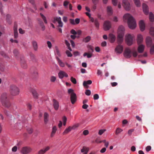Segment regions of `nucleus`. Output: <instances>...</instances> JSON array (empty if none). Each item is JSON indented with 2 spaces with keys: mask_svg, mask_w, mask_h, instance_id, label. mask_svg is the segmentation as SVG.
Segmentation results:
<instances>
[{
  "mask_svg": "<svg viewBox=\"0 0 154 154\" xmlns=\"http://www.w3.org/2000/svg\"><path fill=\"white\" fill-rule=\"evenodd\" d=\"M124 19L128 20V23L129 27L131 29H133L136 26L135 20L130 14H126L123 17Z\"/></svg>",
  "mask_w": 154,
  "mask_h": 154,
  "instance_id": "obj_1",
  "label": "nucleus"
},
{
  "mask_svg": "<svg viewBox=\"0 0 154 154\" xmlns=\"http://www.w3.org/2000/svg\"><path fill=\"white\" fill-rule=\"evenodd\" d=\"M1 101L3 106L5 107L8 108L11 106V103L6 93H4L2 95Z\"/></svg>",
  "mask_w": 154,
  "mask_h": 154,
  "instance_id": "obj_2",
  "label": "nucleus"
},
{
  "mask_svg": "<svg viewBox=\"0 0 154 154\" xmlns=\"http://www.w3.org/2000/svg\"><path fill=\"white\" fill-rule=\"evenodd\" d=\"M10 91L12 95L16 96L19 94L20 90L16 86L12 85L10 87Z\"/></svg>",
  "mask_w": 154,
  "mask_h": 154,
  "instance_id": "obj_3",
  "label": "nucleus"
},
{
  "mask_svg": "<svg viewBox=\"0 0 154 154\" xmlns=\"http://www.w3.org/2000/svg\"><path fill=\"white\" fill-rule=\"evenodd\" d=\"M68 93L70 95V100L72 104H74L76 100V95L73 91V90L69 89L68 90Z\"/></svg>",
  "mask_w": 154,
  "mask_h": 154,
  "instance_id": "obj_4",
  "label": "nucleus"
},
{
  "mask_svg": "<svg viewBox=\"0 0 154 154\" xmlns=\"http://www.w3.org/2000/svg\"><path fill=\"white\" fill-rule=\"evenodd\" d=\"M134 36L128 34L125 36V41L127 45L130 46L133 44Z\"/></svg>",
  "mask_w": 154,
  "mask_h": 154,
  "instance_id": "obj_5",
  "label": "nucleus"
},
{
  "mask_svg": "<svg viewBox=\"0 0 154 154\" xmlns=\"http://www.w3.org/2000/svg\"><path fill=\"white\" fill-rule=\"evenodd\" d=\"M54 23H55L56 22H57L58 23V26L59 27H63V24L62 22L61 18L60 17H55L54 18V20H53Z\"/></svg>",
  "mask_w": 154,
  "mask_h": 154,
  "instance_id": "obj_6",
  "label": "nucleus"
},
{
  "mask_svg": "<svg viewBox=\"0 0 154 154\" xmlns=\"http://www.w3.org/2000/svg\"><path fill=\"white\" fill-rule=\"evenodd\" d=\"M132 52L131 50L129 48H126L125 49L124 53V55L126 58H130L131 57Z\"/></svg>",
  "mask_w": 154,
  "mask_h": 154,
  "instance_id": "obj_7",
  "label": "nucleus"
},
{
  "mask_svg": "<svg viewBox=\"0 0 154 154\" xmlns=\"http://www.w3.org/2000/svg\"><path fill=\"white\" fill-rule=\"evenodd\" d=\"M32 151V149L29 147H23L20 151V152L22 154H28L30 153Z\"/></svg>",
  "mask_w": 154,
  "mask_h": 154,
  "instance_id": "obj_8",
  "label": "nucleus"
},
{
  "mask_svg": "<svg viewBox=\"0 0 154 154\" xmlns=\"http://www.w3.org/2000/svg\"><path fill=\"white\" fill-rule=\"evenodd\" d=\"M123 5L126 10H129L130 9V5L128 0H123Z\"/></svg>",
  "mask_w": 154,
  "mask_h": 154,
  "instance_id": "obj_9",
  "label": "nucleus"
},
{
  "mask_svg": "<svg viewBox=\"0 0 154 154\" xmlns=\"http://www.w3.org/2000/svg\"><path fill=\"white\" fill-rule=\"evenodd\" d=\"M111 27V23L110 22L106 21L104 23L103 25L104 29L105 30H109Z\"/></svg>",
  "mask_w": 154,
  "mask_h": 154,
  "instance_id": "obj_10",
  "label": "nucleus"
},
{
  "mask_svg": "<svg viewBox=\"0 0 154 154\" xmlns=\"http://www.w3.org/2000/svg\"><path fill=\"white\" fill-rule=\"evenodd\" d=\"M123 48L122 46L118 45L115 49V52L117 54H121L123 51Z\"/></svg>",
  "mask_w": 154,
  "mask_h": 154,
  "instance_id": "obj_11",
  "label": "nucleus"
},
{
  "mask_svg": "<svg viewBox=\"0 0 154 154\" xmlns=\"http://www.w3.org/2000/svg\"><path fill=\"white\" fill-rule=\"evenodd\" d=\"M58 76L60 79H62L64 77H67L68 76V74L64 71H60L59 72Z\"/></svg>",
  "mask_w": 154,
  "mask_h": 154,
  "instance_id": "obj_12",
  "label": "nucleus"
},
{
  "mask_svg": "<svg viewBox=\"0 0 154 154\" xmlns=\"http://www.w3.org/2000/svg\"><path fill=\"white\" fill-rule=\"evenodd\" d=\"M124 27L121 26L119 27L118 29V35H124Z\"/></svg>",
  "mask_w": 154,
  "mask_h": 154,
  "instance_id": "obj_13",
  "label": "nucleus"
},
{
  "mask_svg": "<svg viewBox=\"0 0 154 154\" xmlns=\"http://www.w3.org/2000/svg\"><path fill=\"white\" fill-rule=\"evenodd\" d=\"M17 26L16 22H15L14 26V35L15 38H17L18 37V32H17Z\"/></svg>",
  "mask_w": 154,
  "mask_h": 154,
  "instance_id": "obj_14",
  "label": "nucleus"
},
{
  "mask_svg": "<svg viewBox=\"0 0 154 154\" xmlns=\"http://www.w3.org/2000/svg\"><path fill=\"white\" fill-rule=\"evenodd\" d=\"M143 11L146 15H148L149 13V8L148 6L145 4H143Z\"/></svg>",
  "mask_w": 154,
  "mask_h": 154,
  "instance_id": "obj_15",
  "label": "nucleus"
},
{
  "mask_svg": "<svg viewBox=\"0 0 154 154\" xmlns=\"http://www.w3.org/2000/svg\"><path fill=\"white\" fill-rule=\"evenodd\" d=\"M50 149V147L49 146H47L45 148L41 149L38 152V154H44L48 150Z\"/></svg>",
  "mask_w": 154,
  "mask_h": 154,
  "instance_id": "obj_16",
  "label": "nucleus"
},
{
  "mask_svg": "<svg viewBox=\"0 0 154 154\" xmlns=\"http://www.w3.org/2000/svg\"><path fill=\"white\" fill-rule=\"evenodd\" d=\"M139 26L140 30L142 31H143L145 29V24L143 20H141L139 23Z\"/></svg>",
  "mask_w": 154,
  "mask_h": 154,
  "instance_id": "obj_17",
  "label": "nucleus"
},
{
  "mask_svg": "<svg viewBox=\"0 0 154 154\" xmlns=\"http://www.w3.org/2000/svg\"><path fill=\"white\" fill-rule=\"evenodd\" d=\"M32 45L34 50L35 51H37L38 48L37 42L35 40L32 41Z\"/></svg>",
  "mask_w": 154,
  "mask_h": 154,
  "instance_id": "obj_18",
  "label": "nucleus"
},
{
  "mask_svg": "<svg viewBox=\"0 0 154 154\" xmlns=\"http://www.w3.org/2000/svg\"><path fill=\"white\" fill-rule=\"evenodd\" d=\"M107 11L108 14L110 16L113 13V10L112 7L110 6H108L107 7Z\"/></svg>",
  "mask_w": 154,
  "mask_h": 154,
  "instance_id": "obj_19",
  "label": "nucleus"
},
{
  "mask_svg": "<svg viewBox=\"0 0 154 154\" xmlns=\"http://www.w3.org/2000/svg\"><path fill=\"white\" fill-rule=\"evenodd\" d=\"M53 103L54 107L56 110H57L59 108V103L55 99L53 100Z\"/></svg>",
  "mask_w": 154,
  "mask_h": 154,
  "instance_id": "obj_20",
  "label": "nucleus"
},
{
  "mask_svg": "<svg viewBox=\"0 0 154 154\" xmlns=\"http://www.w3.org/2000/svg\"><path fill=\"white\" fill-rule=\"evenodd\" d=\"M109 39L111 43H113L116 39V37L113 34H110L109 35Z\"/></svg>",
  "mask_w": 154,
  "mask_h": 154,
  "instance_id": "obj_21",
  "label": "nucleus"
},
{
  "mask_svg": "<svg viewBox=\"0 0 154 154\" xmlns=\"http://www.w3.org/2000/svg\"><path fill=\"white\" fill-rule=\"evenodd\" d=\"M96 142L97 143H103L104 144H109V142L106 141V140H100L98 139H97L96 140Z\"/></svg>",
  "mask_w": 154,
  "mask_h": 154,
  "instance_id": "obj_22",
  "label": "nucleus"
},
{
  "mask_svg": "<svg viewBox=\"0 0 154 154\" xmlns=\"http://www.w3.org/2000/svg\"><path fill=\"white\" fill-rule=\"evenodd\" d=\"M142 36L140 34H138L137 36V42L138 44H141L143 41Z\"/></svg>",
  "mask_w": 154,
  "mask_h": 154,
  "instance_id": "obj_23",
  "label": "nucleus"
},
{
  "mask_svg": "<svg viewBox=\"0 0 154 154\" xmlns=\"http://www.w3.org/2000/svg\"><path fill=\"white\" fill-rule=\"evenodd\" d=\"M144 46L143 45H139L138 48V51L139 53H142L144 51Z\"/></svg>",
  "mask_w": 154,
  "mask_h": 154,
  "instance_id": "obj_24",
  "label": "nucleus"
},
{
  "mask_svg": "<svg viewBox=\"0 0 154 154\" xmlns=\"http://www.w3.org/2000/svg\"><path fill=\"white\" fill-rule=\"evenodd\" d=\"M56 59L60 66L64 67L65 66V64L57 57H56Z\"/></svg>",
  "mask_w": 154,
  "mask_h": 154,
  "instance_id": "obj_25",
  "label": "nucleus"
},
{
  "mask_svg": "<svg viewBox=\"0 0 154 154\" xmlns=\"http://www.w3.org/2000/svg\"><path fill=\"white\" fill-rule=\"evenodd\" d=\"M92 83V82L91 80H88L87 81H85L83 82V85L84 87H85L86 88H88V86L87 85H91Z\"/></svg>",
  "mask_w": 154,
  "mask_h": 154,
  "instance_id": "obj_26",
  "label": "nucleus"
},
{
  "mask_svg": "<svg viewBox=\"0 0 154 154\" xmlns=\"http://www.w3.org/2000/svg\"><path fill=\"white\" fill-rule=\"evenodd\" d=\"M48 114L46 112H45L44 114V122L45 124L47 123L48 121Z\"/></svg>",
  "mask_w": 154,
  "mask_h": 154,
  "instance_id": "obj_27",
  "label": "nucleus"
},
{
  "mask_svg": "<svg viewBox=\"0 0 154 154\" xmlns=\"http://www.w3.org/2000/svg\"><path fill=\"white\" fill-rule=\"evenodd\" d=\"M89 148L88 147H84L81 150L82 152H83V154H87Z\"/></svg>",
  "mask_w": 154,
  "mask_h": 154,
  "instance_id": "obj_28",
  "label": "nucleus"
},
{
  "mask_svg": "<svg viewBox=\"0 0 154 154\" xmlns=\"http://www.w3.org/2000/svg\"><path fill=\"white\" fill-rule=\"evenodd\" d=\"M146 42L147 45H151L153 44L152 43V40L151 38L149 37H148L146 39Z\"/></svg>",
  "mask_w": 154,
  "mask_h": 154,
  "instance_id": "obj_29",
  "label": "nucleus"
},
{
  "mask_svg": "<svg viewBox=\"0 0 154 154\" xmlns=\"http://www.w3.org/2000/svg\"><path fill=\"white\" fill-rule=\"evenodd\" d=\"M99 0H92V2L94 4L92 7V9L94 10H95L97 8V4L98 3Z\"/></svg>",
  "mask_w": 154,
  "mask_h": 154,
  "instance_id": "obj_30",
  "label": "nucleus"
},
{
  "mask_svg": "<svg viewBox=\"0 0 154 154\" xmlns=\"http://www.w3.org/2000/svg\"><path fill=\"white\" fill-rule=\"evenodd\" d=\"M124 35H118L117 40L119 44L121 43L123 41Z\"/></svg>",
  "mask_w": 154,
  "mask_h": 154,
  "instance_id": "obj_31",
  "label": "nucleus"
},
{
  "mask_svg": "<svg viewBox=\"0 0 154 154\" xmlns=\"http://www.w3.org/2000/svg\"><path fill=\"white\" fill-rule=\"evenodd\" d=\"M57 127L56 126H54L52 129V131L51 135V136L52 137L54 136L57 131Z\"/></svg>",
  "mask_w": 154,
  "mask_h": 154,
  "instance_id": "obj_32",
  "label": "nucleus"
},
{
  "mask_svg": "<svg viewBox=\"0 0 154 154\" xmlns=\"http://www.w3.org/2000/svg\"><path fill=\"white\" fill-rule=\"evenodd\" d=\"M91 37L90 36H88L85 38H84L83 39V42H85L87 43L88 42L91 40Z\"/></svg>",
  "mask_w": 154,
  "mask_h": 154,
  "instance_id": "obj_33",
  "label": "nucleus"
},
{
  "mask_svg": "<svg viewBox=\"0 0 154 154\" xmlns=\"http://www.w3.org/2000/svg\"><path fill=\"white\" fill-rule=\"evenodd\" d=\"M21 65L23 68H26L27 67V65L25 61L23 60H21Z\"/></svg>",
  "mask_w": 154,
  "mask_h": 154,
  "instance_id": "obj_34",
  "label": "nucleus"
},
{
  "mask_svg": "<svg viewBox=\"0 0 154 154\" xmlns=\"http://www.w3.org/2000/svg\"><path fill=\"white\" fill-rule=\"evenodd\" d=\"M149 19L151 22L153 21L154 20V16L152 12H150L149 14Z\"/></svg>",
  "mask_w": 154,
  "mask_h": 154,
  "instance_id": "obj_35",
  "label": "nucleus"
},
{
  "mask_svg": "<svg viewBox=\"0 0 154 154\" xmlns=\"http://www.w3.org/2000/svg\"><path fill=\"white\" fill-rule=\"evenodd\" d=\"M72 129L71 128V127L69 126L68 128H66L63 132L64 134H67L69 131H70Z\"/></svg>",
  "mask_w": 154,
  "mask_h": 154,
  "instance_id": "obj_36",
  "label": "nucleus"
},
{
  "mask_svg": "<svg viewBox=\"0 0 154 154\" xmlns=\"http://www.w3.org/2000/svg\"><path fill=\"white\" fill-rule=\"evenodd\" d=\"M40 15L41 16L43 20L44 23L45 24H47V21L46 19V17L45 16L42 14V13H40Z\"/></svg>",
  "mask_w": 154,
  "mask_h": 154,
  "instance_id": "obj_37",
  "label": "nucleus"
},
{
  "mask_svg": "<svg viewBox=\"0 0 154 154\" xmlns=\"http://www.w3.org/2000/svg\"><path fill=\"white\" fill-rule=\"evenodd\" d=\"M135 5L137 7H139L140 6V0H134Z\"/></svg>",
  "mask_w": 154,
  "mask_h": 154,
  "instance_id": "obj_38",
  "label": "nucleus"
},
{
  "mask_svg": "<svg viewBox=\"0 0 154 154\" xmlns=\"http://www.w3.org/2000/svg\"><path fill=\"white\" fill-rule=\"evenodd\" d=\"M151 47L150 49V53L153 54L154 53V44L150 45Z\"/></svg>",
  "mask_w": 154,
  "mask_h": 154,
  "instance_id": "obj_39",
  "label": "nucleus"
},
{
  "mask_svg": "<svg viewBox=\"0 0 154 154\" xmlns=\"http://www.w3.org/2000/svg\"><path fill=\"white\" fill-rule=\"evenodd\" d=\"M94 23L95 27L97 28L98 29L99 27V23L97 20V19H95Z\"/></svg>",
  "mask_w": 154,
  "mask_h": 154,
  "instance_id": "obj_40",
  "label": "nucleus"
},
{
  "mask_svg": "<svg viewBox=\"0 0 154 154\" xmlns=\"http://www.w3.org/2000/svg\"><path fill=\"white\" fill-rule=\"evenodd\" d=\"M86 56H87V57L88 58H91V57L92 56V54L91 53L90 54H88L87 53H85L83 54V56L84 57H85Z\"/></svg>",
  "mask_w": 154,
  "mask_h": 154,
  "instance_id": "obj_41",
  "label": "nucleus"
},
{
  "mask_svg": "<svg viewBox=\"0 0 154 154\" xmlns=\"http://www.w3.org/2000/svg\"><path fill=\"white\" fill-rule=\"evenodd\" d=\"M149 32L151 35L154 36V27H151L150 28Z\"/></svg>",
  "mask_w": 154,
  "mask_h": 154,
  "instance_id": "obj_42",
  "label": "nucleus"
},
{
  "mask_svg": "<svg viewBox=\"0 0 154 154\" xmlns=\"http://www.w3.org/2000/svg\"><path fill=\"white\" fill-rule=\"evenodd\" d=\"M89 52L92 53L94 51L93 47L91 45H89L88 46Z\"/></svg>",
  "mask_w": 154,
  "mask_h": 154,
  "instance_id": "obj_43",
  "label": "nucleus"
},
{
  "mask_svg": "<svg viewBox=\"0 0 154 154\" xmlns=\"http://www.w3.org/2000/svg\"><path fill=\"white\" fill-rule=\"evenodd\" d=\"M32 93L35 98H37L38 97V94L36 91L35 90H33L32 91Z\"/></svg>",
  "mask_w": 154,
  "mask_h": 154,
  "instance_id": "obj_44",
  "label": "nucleus"
},
{
  "mask_svg": "<svg viewBox=\"0 0 154 154\" xmlns=\"http://www.w3.org/2000/svg\"><path fill=\"white\" fill-rule=\"evenodd\" d=\"M56 49V54L58 55L60 57L61 56V54L60 53L58 48L57 47H55Z\"/></svg>",
  "mask_w": 154,
  "mask_h": 154,
  "instance_id": "obj_45",
  "label": "nucleus"
},
{
  "mask_svg": "<svg viewBox=\"0 0 154 154\" xmlns=\"http://www.w3.org/2000/svg\"><path fill=\"white\" fill-rule=\"evenodd\" d=\"M70 80L74 84H76L77 83L76 79L73 77H71Z\"/></svg>",
  "mask_w": 154,
  "mask_h": 154,
  "instance_id": "obj_46",
  "label": "nucleus"
},
{
  "mask_svg": "<svg viewBox=\"0 0 154 154\" xmlns=\"http://www.w3.org/2000/svg\"><path fill=\"white\" fill-rule=\"evenodd\" d=\"M122 131V130L119 128H117L116 129V134H119Z\"/></svg>",
  "mask_w": 154,
  "mask_h": 154,
  "instance_id": "obj_47",
  "label": "nucleus"
},
{
  "mask_svg": "<svg viewBox=\"0 0 154 154\" xmlns=\"http://www.w3.org/2000/svg\"><path fill=\"white\" fill-rule=\"evenodd\" d=\"M66 53L68 57H71L72 55L71 53L68 50L66 51Z\"/></svg>",
  "mask_w": 154,
  "mask_h": 154,
  "instance_id": "obj_48",
  "label": "nucleus"
},
{
  "mask_svg": "<svg viewBox=\"0 0 154 154\" xmlns=\"http://www.w3.org/2000/svg\"><path fill=\"white\" fill-rule=\"evenodd\" d=\"M151 149V147L150 146H148L146 147L145 148L146 152H148Z\"/></svg>",
  "mask_w": 154,
  "mask_h": 154,
  "instance_id": "obj_49",
  "label": "nucleus"
},
{
  "mask_svg": "<svg viewBox=\"0 0 154 154\" xmlns=\"http://www.w3.org/2000/svg\"><path fill=\"white\" fill-rule=\"evenodd\" d=\"M47 43L49 48L50 49L52 47V44L51 42L49 41H48L47 42Z\"/></svg>",
  "mask_w": 154,
  "mask_h": 154,
  "instance_id": "obj_50",
  "label": "nucleus"
},
{
  "mask_svg": "<svg viewBox=\"0 0 154 154\" xmlns=\"http://www.w3.org/2000/svg\"><path fill=\"white\" fill-rule=\"evenodd\" d=\"M13 53L14 55L16 56H17L19 54L18 51L16 49H14L13 51Z\"/></svg>",
  "mask_w": 154,
  "mask_h": 154,
  "instance_id": "obj_51",
  "label": "nucleus"
},
{
  "mask_svg": "<svg viewBox=\"0 0 154 154\" xmlns=\"http://www.w3.org/2000/svg\"><path fill=\"white\" fill-rule=\"evenodd\" d=\"M85 94L88 96L90 95L91 94V91L89 90H87L85 92Z\"/></svg>",
  "mask_w": 154,
  "mask_h": 154,
  "instance_id": "obj_52",
  "label": "nucleus"
},
{
  "mask_svg": "<svg viewBox=\"0 0 154 154\" xmlns=\"http://www.w3.org/2000/svg\"><path fill=\"white\" fill-rule=\"evenodd\" d=\"M27 131L29 133L31 134L33 132V130L31 128H28L27 129Z\"/></svg>",
  "mask_w": 154,
  "mask_h": 154,
  "instance_id": "obj_53",
  "label": "nucleus"
},
{
  "mask_svg": "<svg viewBox=\"0 0 154 154\" xmlns=\"http://www.w3.org/2000/svg\"><path fill=\"white\" fill-rule=\"evenodd\" d=\"M106 131L105 129H101L99 131L98 134L100 135H102L104 132Z\"/></svg>",
  "mask_w": 154,
  "mask_h": 154,
  "instance_id": "obj_54",
  "label": "nucleus"
},
{
  "mask_svg": "<svg viewBox=\"0 0 154 154\" xmlns=\"http://www.w3.org/2000/svg\"><path fill=\"white\" fill-rule=\"evenodd\" d=\"M66 117L64 116L63 118V125L64 126H65L66 124Z\"/></svg>",
  "mask_w": 154,
  "mask_h": 154,
  "instance_id": "obj_55",
  "label": "nucleus"
},
{
  "mask_svg": "<svg viewBox=\"0 0 154 154\" xmlns=\"http://www.w3.org/2000/svg\"><path fill=\"white\" fill-rule=\"evenodd\" d=\"M112 3L114 6H116L117 4V0H112Z\"/></svg>",
  "mask_w": 154,
  "mask_h": 154,
  "instance_id": "obj_56",
  "label": "nucleus"
},
{
  "mask_svg": "<svg viewBox=\"0 0 154 154\" xmlns=\"http://www.w3.org/2000/svg\"><path fill=\"white\" fill-rule=\"evenodd\" d=\"M56 77L54 76H52L51 78V82H54L56 80Z\"/></svg>",
  "mask_w": 154,
  "mask_h": 154,
  "instance_id": "obj_57",
  "label": "nucleus"
},
{
  "mask_svg": "<svg viewBox=\"0 0 154 154\" xmlns=\"http://www.w3.org/2000/svg\"><path fill=\"white\" fill-rule=\"evenodd\" d=\"M99 98V96L98 94H95L94 96V99L95 100H97Z\"/></svg>",
  "mask_w": 154,
  "mask_h": 154,
  "instance_id": "obj_58",
  "label": "nucleus"
},
{
  "mask_svg": "<svg viewBox=\"0 0 154 154\" xmlns=\"http://www.w3.org/2000/svg\"><path fill=\"white\" fill-rule=\"evenodd\" d=\"M97 74L98 75H100V76H102V71L100 69H98L97 70Z\"/></svg>",
  "mask_w": 154,
  "mask_h": 154,
  "instance_id": "obj_59",
  "label": "nucleus"
},
{
  "mask_svg": "<svg viewBox=\"0 0 154 154\" xmlns=\"http://www.w3.org/2000/svg\"><path fill=\"white\" fill-rule=\"evenodd\" d=\"M70 23L72 25H75V21L74 19H69Z\"/></svg>",
  "mask_w": 154,
  "mask_h": 154,
  "instance_id": "obj_60",
  "label": "nucleus"
},
{
  "mask_svg": "<svg viewBox=\"0 0 154 154\" xmlns=\"http://www.w3.org/2000/svg\"><path fill=\"white\" fill-rule=\"evenodd\" d=\"M132 55L134 57H136L137 55V51H134L132 52Z\"/></svg>",
  "mask_w": 154,
  "mask_h": 154,
  "instance_id": "obj_61",
  "label": "nucleus"
},
{
  "mask_svg": "<svg viewBox=\"0 0 154 154\" xmlns=\"http://www.w3.org/2000/svg\"><path fill=\"white\" fill-rule=\"evenodd\" d=\"M70 32L72 34L75 35L77 34V32L74 29H72L70 31Z\"/></svg>",
  "mask_w": 154,
  "mask_h": 154,
  "instance_id": "obj_62",
  "label": "nucleus"
},
{
  "mask_svg": "<svg viewBox=\"0 0 154 154\" xmlns=\"http://www.w3.org/2000/svg\"><path fill=\"white\" fill-rule=\"evenodd\" d=\"M136 119L138 121H139L140 122H142V119L139 116H136Z\"/></svg>",
  "mask_w": 154,
  "mask_h": 154,
  "instance_id": "obj_63",
  "label": "nucleus"
},
{
  "mask_svg": "<svg viewBox=\"0 0 154 154\" xmlns=\"http://www.w3.org/2000/svg\"><path fill=\"white\" fill-rule=\"evenodd\" d=\"M88 107V105L86 104H84L82 106V108L84 109H87Z\"/></svg>",
  "mask_w": 154,
  "mask_h": 154,
  "instance_id": "obj_64",
  "label": "nucleus"
}]
</instances>
